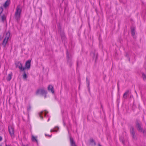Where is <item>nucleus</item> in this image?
<instances>
[{
    "instance_id": "1",
    "label": "nucleus",
    "mask_w": 146,
    "mask_h": 146,
    "mask_svg": "<svg viewBox=\"0 0 146 146\" xmlns=\"http://www.w3.org/2000/svg\"><path fill=\"white\" fill-rule=\"evenodd\" d=\"M47 92L43 88H41L37 89L36 92V95L44 96V98L46 97Z\"/></svg>"
},
{
    "instance_id": "2",
    "label": "nucleus",
    "mask_w": 146,
    "mask_h": 146,
    "mask_svg": "<svg viewBox=\"0 0 146 146\" xmlns=\"http://www.w3.org/2000/svg\"><path fill=\"white\" fill-rule=\"evenodd\" d=\"M20 6L18 5L16 8V11L15 13V17L17 20L20 19L22 9L20 8Z\"/></svg>"
},
{
    "instance_id": "3",
    "label": "nucleus",
    "mask_w": 146,
    "mask_h": 146,
    "mask_svg": "<svg viewBox=\"0 0 146 146\" xmlns=\"http://www.w3.org/2000/svg\"><path fill=\"white\" fill-rule=\"evenodd\" d=\"M9 131L12 139L15 137L14 127L13 126H9L8 127Z\"/></svg>"
},
{
    "instance_id": "4",
    "label": "nucleus",
    "mask_w": 146,
    "mask_h": 146,
    "mask_svg": "<svg viewBox=\"0 0 146 146\" xmlns=\"http://www.w3.org/2000/svg\"><path fill=\"white\" fill-rule=\"evenodd\" d=\"M10 36V33L9 32H7L6 33V36L5 37L3 43V45L5 46L6 44L7 43L8 40L9 39V38Z\"/></svg>"
},
{
    "instance_id": "5",
    "label": "nucleus",
    "mask_w": 146,
    "mask_h": 146,
    "mask_svg": "<svg viewBox=\"0 0 146 146\" xmlns=\"http://www.w3.org/2000/svg\"><path fill=\"white\" fill-rule=\"evenodd\" d=\"M16 67H18L19 69L22 71H24L25 70V68L23 66L21 63L20 62H17L15 63Z\"/></svg>"
},
{
    "instance_id": "6",
    "label": "nucleus",
    "mask_w": 146,
    "mask_h": 146,
    "mask_svg": "<svg viewBox=\"0 0 146 146\" xmlns=\"http://www.w3.org/2000/svg\"><path fill=\"white\" fill-rule=\"evenodd\" d=\"M31 62V60H29L26 62L25 64V67H24L25 68V69L27 68L29 69L30 68Z\"/></svg>"
},
{
    "instance_id": "7",
    "label": "nucleus",
    "mask_w": 146,
    "mask_h": 146,
    "mask_svg": "<svg viewBox=\"0 0 146 146\" xmlns=\"http://www.w3.org/2000/svg\"><path fill=\"white\" fill-rule=\"evenodd\" d=\"M136 127H137V129L140 132H142V129L141 127L140 124L138 122L136 123Z\"/></svg>"
},
{
    "instance_id": "8",
    "label": "nucleus",
    "mask_w": 146,
    "mask_h": 146,
    "mask_svg": "<svg viewBox=\"0 0 146 146\" xmlns=\"http://www.w3.org/2000/svg\"><path fill=\"white\" fill-rule=\"evenodd\" d=\"M48 90L51 91L52 93H54V88L52 85H49L48 88Z\"/></svg>"
},
{
    "instance_id": "9",
    "label": "nucleus",
    "mask_w": 146,
    "mask_h": 146,
    "mask_svg": "<svg viewBox=\"0 0 146 146\" xmlns=\"http://www.w3.org/2000/svg\"><path fill=\"white\" fill-rule=\"evenodd\" d=\"M70 141L71 146H76L72 138H70Z\"/></svg>"
},
{
    "instance_id": "10",
    "label": "nucleus",
    "mask_w": 146,
    "mask_h": 146,
    "mask_svg": "<svg viewBox=\"0 0 146 146\" xmlns=\"http://www.w3.org/2000/svg\"><path fill=\"white\" fill-rule=\"evenodd\" d=\"M129 92V90H127L125 92V93L124 94L123 96V97L124 99H127V95H128Z\"/></svg>"
},
{
    "instance_id": "11",
    "label": "nucleus",
    "mask_w": 146,
    "mask_h": 146,
    "mask_svg": "<svg viewBox=\"0 0 146 146\" xmlns=\"http://www.w3.org/2000/svg\"><path fill=\"white\" fill-rule=\"evenodd\" d=\"M12 74L11 73L9 74L7 78V80L8 81H9L12 78Z\"/></svg>"
},
{
    "instance_id": "12",
    "label": "nucleus",
    "mask_w": 146,
    "mask_h": 146,
    "mask_svg": "<svg viewBox=\"0 0 146 146\" xmlns=\"http://www.w3.org/2000/svg\"><path fill=\"white\" fill-rule=\"evenodd\" d=\"M6 19V17L4 15H0V20L4 21Z\"/></svg>"
},
{
    "instance_id": "13",
    "label": "nucleus",
    "mask_w": 146,
    "mask_h": 146,
    "mask_svg": "<svg viewBox=\"0 0 146 146\" xmlns=\"http://www.w3.org/2000/svg\"><path fill=\"white\" fill-rule=\"evenodd\" d=\"M43 113L44 114V116H45L46 115V112H44L43 113V111H41L39 113V116L41 119H43V117L42 116V115Z\"/></svg>"
},
{
    "instance_id": "14",
    "label": "nucleus",
    "mask_w": 146,
    "mask_h": 146,
    "mask_svg": "<svg viewBox=\"0 0 146 146\" xmlns=\"http://www.w3.org/2000/svg\"><path fill=\"white\" fill-rule=\"evenodd\" d=\"M37 137L33 135H32V140L33 141H36V142H37L38 141L37 140Z\"/></svg>"
},
{
    "instance_id": "15",
    "label": "nucleus",
    "mask_w": 146,
    "mask_h": 146,
    "mask_svg": "<svg viewBox=\"0 0 146 146\" xmlns=\"http://www.w3.org/2000/svg\"><path fill=\"white\" fill-rule=\"evenodd\" d=\"M9 1L8 0L3 5L4 7H7L9 5Z\"/></svg>"
},
{
    "instance_id": "16",
    "label": "nucleus",
    "mask_w": 146,
    "mask_h": 146,
    "mask_svg": "<svg viewBox=\"0 0 146 146\" xmlns=\"http://www.w3.org/2000/svg\"><path fill=\"white\" fill-rule=\"evenodd\" d=\"M135 29L134 28H132L131 29V35L133 36H135Z\"/></svg>"
},
{
    "instance_id": "17",
    "label": "nucleus",
    "mask_w": 146,
    "mask_h": 146,
    "mask_svg": "<svg viewBox=\"0 0 146 146\" xmlns=\"http://www.w3.org/2000/svg\"><path fill=\"white\" fill-rule=\"evenodd\" d=\"M130 132L132 135L134 136L135 134V133L133 131V128L131 127L130 129Z\"/></svg>"
},
{
    "instance_id": "18",
    "label": "nucleus",
    "mask_w": 146,
    "mask_h": 146,
    "mask_svg": "<svg viewBox=\"0 0 146 146\" xmlns=\"http://www.w3.org/2000/svg\"><path fill=\"white\" fill-rule=\"evenodd\" d=\"M23 78L25 79H26V78H27V74L26 73H25V71L24 72L23 74Z\"/></svg>"
},
{
    "instance_id": "19",
    "label": "nucleus",
    "mask_w": 146,
    "mask_h": 146,
    "mask_svg": "<svg viewBox=\"0 0 146 146\" xmlns=\"http://www.w3.org/2000/svg\"><path fill=\"white\" fill-rule=\"evenodd\" d=\"M90 142L93 145H96V143L92 139H90Z\"/></svg>"
},
{
    "instance_id": "20",
    "label": "nucleus",
    "mask_w": 146,
    "mask_h": 146,
    "mask_svg": "<svg viewBox=\"0 0 146 146\" xmlns=\"http://www.w3.org/2000/svg\"><path fill=\"white\" fill-rule=\"evenodd\" d=\"M142 76L143 78V80L144 81H146V75L144 73H143L142 74Z\"/></svg>"
},
{
    "instance_id": "21",
    "label": "nucleus",
    "mask_w": 146,
    "mask_h": 146,
    "mask_svg": "<svg viewBox=\"0 0 146 146\" xmlns=\"http://www.w3.org/2000/svg\"><path fill=\"white\" fill-rule=\"evenodd\" d=\"M3 11V9L2 8L0 7V15H1V14Z\"/></svg>"
},
{
    "instance_id": "22",
    "label": "nucleus",
    "mask_w": 146,
    "mask_h": 146,
    "mask_svg": "<svg viewBox=\"0 0 146 146\" xmlns=\"http://www.w3.org/2000/svg\"><path fill=\"white\" fill-rule=\"evenodd\" d=\"M31 108V107L30 106H29L28 108H27V110L28 111H30Z\"/></svg>"
},
{
    "instance_id": "23",
    "label": "nucleus",
    "mask_w": 146,
    "mask_h": 146,
    "mask_svg": "<svg viewBox=\"0 0 146 146\" xmlns=\"http://www.w3.org/2000/svg\"><path fill=\"white\" fill-rule=\"evenodd\" d=\"M45 136H48V137H51V136H52L51 135H49L47 134H45Z\"/></svg>"
},
{
    "instance_id": "24",
    "label": "nucleus",
    "mask_w": 146,
    "mask_h": 146,
    "mask_svg": "<svg viewBox=\"0 0 146 146\" xmlns=\"http://www.w3.org/2000/svg\"><path fill=\"white\" fill-rule=\"evenodd\" d=\"M53 132H57V130L53 129Z\"/></svg>"
},
{
    "instance_id": "25",
    "label": "nucleus",
    "mask_w": 146,
    "mask_h": 146,
    "mask_svg": "<svg viewBox=\"0 0 146 146\" xmlns=\"http://www.w3.org/2000/svg\"><path fill=\"white\" fill-rule=\"evenodd\" d=\"M2 140V138L0 136V141H1Z\"/></svg>"
},
{
    "instance_id": "26",
    "label": "nucleus",
    "mask_w": 146,
    "mask_h": 146,
    "mask_svg": "<svg viewBox=\"0 0 146 146\" xmlns=\"http://www.w3.org/2000/svg\"><path fill=\"white\" fill-rule=\"evenodd\" d=\"M53 129H51L50 130V132H53Z\"/></svg>"
},
{
    "instance_id": "27",
    "label": "nucleus",
    "mask_w": 146,
    "mask_h": 146,
    "mask_svg": "<svg viewBox=\"0 0 146 146\" xmlns=\"http://www.w3.org/2000/svg\"><path fill=\"white\" fill-rule=\"evenodd\" d=\"M98 146H101V145H100V144H99V145H98Z\"/></svg>"
},
{
    "instance_id": "28",
    "label": "nucleus",
    "mask_w": 146,
    "mask_h": 146,
    "mask_svg": "<svg viewBox=\"0 0 146 146\" xmlns=\"http://www.w3.org/2000/svg\"><path fill=\"white\" fill-rule=\"evenodd\" d=\"M87 84H88V85H89V83H87Z\"/></svg>"
},
{
    "instance_id": "29",
    "label": "nucleus",
    "mask_w": 146,
    "mask_h": 146,
    "mask_svg": "<svg viewBox=\"0 0 146 146\" xmlns=\"http://www.w3.org/2000/svg\"><path fill=\"white\" fill-rule=\"evenodd\" d=\"M6 146H8V145H6Z\"/></svg>"
},
{
    "instance_id": "30",
    "label": "nucleus",
    "mask_w": 146,
    "mask_h": 146,
    "mask_svg": "<svg viewBox=\"0 0 146 146\" xmlns=\"http://www.w3.org/2000/svg\"><path fill=\"white\" fill-rule=\"evenodd\" d=\"M0 146H2V145H0Z\"/></svg>"
}]
</instances>
